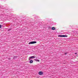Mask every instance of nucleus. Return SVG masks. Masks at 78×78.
<instances>
[{"label": "nucleus", "instance_id": "1", "mask_svg": "<svg viewBox=\"0 0 78 78\" xmlns=\"http://www.w3.org/2000/svg\"><path fill=\"white\" fill-rule=\"evenodd\" d=\"M37 43V42L36 41H31L29 43V44H36Z\"/></svg>", "mask_w": 78, "mask_h": 78}, {"label": "nucleus", "instance_id": "2", "mask_svg": "<svg viewBox=\"0 0 78 78\" xmlns=\"http://www.w3.org/2000/svg\"><path fill=\"white\" fill-rule=\"evenodd\" d=\"M58 37H67L66 35H59L58 36Z\"/></svg>", "mask_w": 78, "mask_h": 78}, {"label": "nucleus", "instance_id": "3", "mask_svg": "<svg viewBox=\"0 0 78 78\" xmlns=\"http://www.w3.org/2000/svg\"><path fill=\"white\" fill-rule=\"evenodd\" d=\"M35 58V57L34 56H32L29 57V60H30V59H32L33 58Z\"/></svg>", "mask_w": 78, "mask_h": 78}, {"label": "nucleus", "instance_id": "4", "mask_svg": "<svg viewBox=\"0 0 78 78\" xmlns=\"http://www.w3.org/2000/svg\"><path fill=\"white\" fill-rule=\"evenodd\" d=\"M38 74L40 75H41L43 74V72L42 71H40L38 72Z\"/></svg>", "mask_w": 78, "mask_h": 78}, {"label": "nucleus", "instance_id": "5", "mask_svg": "<svg viewBox=\"0 0 78 78\" xmlns=\"http://www.w3.org/2000/svg\"><path fill=\"white\" fill-rule=\"evenodd\" d=\"M29 62L30 64H31V63H33V60H30Z\"/></svg>", "mask_w": 78, "mask_h": 78}, {"label": "nucleus", "instance_id": "6", "mask_svg": "<svg viewBox=\"0 0 78 78\" xmlns=\"http://www.w3.org/2000/svg\"><path fill=\"white\" fill-rule=\"evenodd\" d=\"M51 30H55V27H52Z\"/></svg>", "mask_w": 78, "mask_h": 78}, {"label": "nucleus", "instance_id": "7", "mask_svg": "<svg viewBox=\"0 0 78 78\" xmlns=\"http://www.w3.org/2000/svg\"><path fill=\"white\" fill-rule=\"evenodd\" d=\"M17 58V56H15L13 57V59H16V58Z\"/></svg>", "mask_w": 78, "mask_h": 78}, {"label": "nucleus", "instance_id": "8", "mask_svg": "<svg viewBox=\"0 0 78 78\" xmlns=\"http://www.w3.org/2000/svg\"><path fill=\"white\" fill-rule=\"evenodd\" d=\"M36 61H37V62H39V60L38 59H37V60H35Z\"/></svg>", "mask_w": 78, "mask_h": 78}, {"label": "nucleus", "instance_id": "9", "mask_svg": "<svg viewBox=\"0 0 78 78\" xmlns=\"http://www.w3.org/2000/svg\"><path fill=\"white\" fill-rule=\"evenodd\" d=\"M0 7H1V8H3V6H2L0 5Z\"/></svg>", "mask_w": 78, "mask_h": 78}, {"label": "nucleus", "instance_id": "10", "mask_svg": "<svg viewBox=\"0 0 78 78\" xmlns=\"http://www.w3.org/2000/svg\"><path fill=\"white\" fill-rule=\"evenodd\" d=\"M2 28V25L0 24V28Z\"/></svg>", "mask_w": 78, "mask_h": 78}, {"label": "nucleus", "instance_id": "11", "mask_svg": "<svg viewBox=\"0 0 78 78\" xmlns=\"http://www.w3.org/2000/svg\"><path fill=\"white\" fill-rule=\"evenodd\" d=\"M10 30H11V29H10L8 30V31H10Z\"/></svg>", "mask_w": 78, "mask_h": 78}, {"label": "nucleus", "instance_id": "12", "mask_svg": "<svg viewBox=\"0 0 78 78\" xmlns=\"http://www.w3.org/2000/svg\"><path fill=\"white\" fill-rule=\"evenodd\" d=\"M76 54H77V53H75V55H76Z\"/></svg>", "mask_w": 78, "mask_h": 78}, {"label": "nucleus", "instance_id": "13", "mask_svg": "<svg viewBox=\"0 0 78 78\" xmlns=\"http://www.w3.org/2000/svg\"><path fill=\"white\" fill-rule=\"evenodd\" d=\"M65 55H66V54H67V53H65Z\"/></svg>", "mask_w": 78, "mask_h": 78}]
</instances>
